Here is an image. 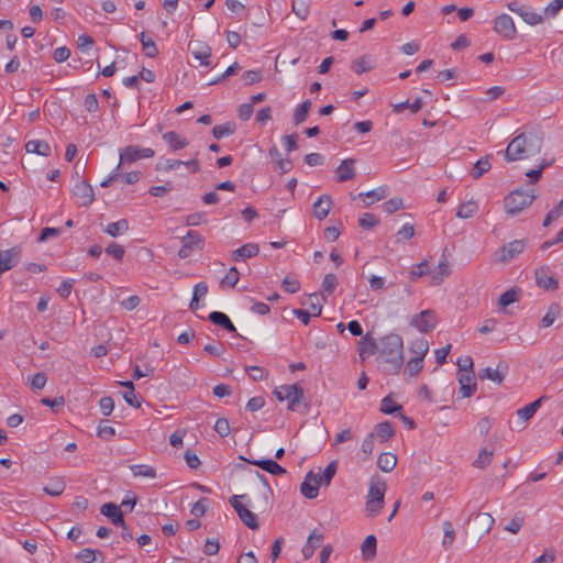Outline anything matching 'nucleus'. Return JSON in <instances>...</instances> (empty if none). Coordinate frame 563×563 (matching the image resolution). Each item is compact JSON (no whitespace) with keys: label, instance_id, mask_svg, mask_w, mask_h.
I'll return each mask as SVG.
<instances>
[{"label":"nucleus","instance_id":"864d4df0","mask_svg":"<svg viewBox=\"0 0 563 563\" xmlns=\"http://www.w3.org/2000/svg\"><path fill=\"white\" fill-rule=\"evenodd\" d=\"M65 489V483L62 479H54L47 486H44L43 490L45 494L57 497L63 494Z\"/></svg>","mask_w":563,"mask_h":563},{"label":"nucleus","instance_id":"69168bd1","mask_svg":"<svg viewBox=\"0 0 563 563\" xmlns=\"http://www.w3.org/2000/svg\"><path fill=\"white\" fill-rule=\"evenodd\" d=\"M205 222H207V217H206V213H203V212H195V213L188 214L185 218V223H186V225H189V227H196V225L202 224Z\"/></svg>","mask_w":563,"mask_h":563},{"label":"nucleus","instance_id":"e2e57ef3","mask_svg":"<svg viewBox=\"0 0 563 563\" xmlns=\"http://www.w3.org/2000/svg\"><path fill=\"white\" fill-rule=\"evenodd\" d=\"M336 472V463L334 461L330 462L327 467L320 473L321 483L323 482L325 485H329L335 475Z\"/></svg>","mask_w":563,"mask_h":563},{"label":"nucleus","instance_id":"dca6fc26","mask_svg":"<svg viewBox=\"0 0 563 563\" xmlns=\"http://www.w3.org/2000/svg\"><path fill=\"white\" fill-rule=\"evenodd\" d=\"M19 247L0 251V275L13 268L20 261Z\"/></svg>","mask_w":563,"mask_h":563},{"label":"nucleus","instance_id":"a18cd8bd","mask_svg":"<svg viewBox=\"0 0 563 563\" xmlns=\"http://www.w3.org/2000/svg\"><path fill=\"white\" fill-rule=\"evenodd\" d=\"M519 16L529 25H537V24L542 23V21H543V16L540 13H538L533 10H530L527 7H523Z\"/></svg>","mask_w":563,"mask_h":563},{"label":"nucleus","instance_id":"ea45409f","mask_svg":"<svg viewBox=\"0 0 563 563\" xmlns=\"http://www.w3.org/2000/svg\"><path fill=\"white\" fill-rule=\"evenodd\" d=\"M208 294V285L203 282L198 283L194 287L192 299L190 301V309L197 310L199 307V299Z\"/></svg>","mask_w":563,"mask_h":563},{"label":"nucleus","instance_id":"e433bc0d","mask_svg":"<svg viewBox=\"0 0 563 563\" xmlns=\"http://www.w3.org/2000/svg\"><path fill=\"white\" fill-rule=\"evenodd\" d=\"M478 211V205L474 200L466 201L462 203L457 211L456 217L460 219H470L474 217Z\"/></svg>","mask_w":563,"mask_h":563},{"label":"nucleus","instance_id":"9d476101","mask_svg":"<svg viewBox=\"0 0 563 563\" xmlns=\"http://www.w3.org/2000/svg\"><path fill=\"white\" fill-rule=\"evenodd\" d=\"M181 247L178 251L180 258H187L191 255L194 250L201 251L205 246L203 236L197 231L190 230L185 236L181 238Z\"/></svg>","mask_w":563,"mask_h":563},{"label":"nucleus","instance_id":"c85d7f7f","mask_svg":"<svg viewBox=\"0 0 563 563\" xmlns=\"http://www.w3.org/2000/svg\"><path fill=\"white\" fill-rule=\"evenodd\" d=\"M397 464V456L391 452L380 453L377 459V466L385 473L391 472Z\"/></svg>","mask_w":563,"mask_h":563},{"label":"nucleus","instance_id":"0e129e2a","mask_svg":"<svg viewBox=\"0 0 563 563\" xmlns=\"http://www.w3.org/2000/svg\"><path fill=\"white\" fill-rule=\"evenodd\" d=\"M115 434L112 426L107 424L104 421L100 422L97 430V435L103 440H110Z\"/></svg>","mask_w":563,"mask_h":563},{"label":"nucleus","instance_id":"f3484780","mask_svg":"<svg viewBox=\"0 0 563 563\" xmlns=\"http://www.w3.org/2000/svg\"><path fill=\"white\" fill-rule=\"evenodd\" d=\"M507 373V365L499 363L496 368L486 367L478 373L479 379H489L494 383L501 384Z\"/></svg>","mask_w":563,"mask_h":563},{"label":"nucleus","instance_id":"3c124183","mask_svg":"<svg viewBox=\"0 0 563 563\" xmlns=\"http://www.w3.org/2000/svg\"><path fill=\"white\" fill-rule=\"evenodd\" d=\"M493 451L490 450H487V449H483L477 457L474 460L473 462V466L476 467V468H485L486 466H488L492 462V459H493Z\"/></svg>","mask_w":563,"mask_h":563},{"label":"nucleus","instance_id":"bf43d9fd","mask_svg":"<svg viewBox=\"0 0 563 563\" xmlns=\"http://www.w3.org/2000/svg\"><path fill=\"white\" fill-rule=\"evenodd\" d=\"M240 279V274L235 267H231L227 275L221 279V286L234 287Z\"/></svg>","mask_w":563,"mask_h":563},{"label":"nucleus","instance_id":"a19ab883","mask_svg":"<svg viewBox=\"0 0 563 563\" xmlns=\"http://www.w3.org/2000/svg\"><path fill=\"white\" fill-rule=\"evenodd\" d=\"M235 132V123L227 122L223 124L214 125L212 129V135L217 139H223L232 135Z\"/></svg>","mask_w":563,"mask_h":563},{"label":"nucleus","instance_id":"2eb2a0df","mask_svg":"<svg viewBox=\"0 0 563 563\" xmlns=\"http://www.w3.org/2000/svg\"><path fill=\"white\" fill-rule=\"evenodd\" d=\"M74 196L80 206L87 207L95 200L92 187L85 180L78 181L74 187Z\"/></svg>","mask_w":563,"mask_h":563},{"label":"nucleus","instance_id":"774afa93","mask_svg":"<svg viewBox=\"0 0 563 563\" xmlns=\"http://www.w3.org/2000/svg\"><path fill=\"white\" fill-rule=\"evenodd\" d=\"M378 223V219L376 218L375 214L373 213H364L360 219H358V224L360 227H362L363 229H372L374 228L375 225H377Z\"/></svg>","mask_w":563,"mask_h":563},{"label":"nucleus","instance_id":"f8f14e48","mask_svg":"<svg viewBox=\"0 0 563 563\" xmlns=\"http://www.w3.org/2000/svg\"><path fill=\"white\" fill-rule=\"evenodd\" d=\"M321 485L320 473L310 471L300 485V493L308 499H313L318 496L319 487Z\"/></svg>","mask_w":563,"mask_h":563},{"label":"nucleus","instance_id":"6ab92c4d","mask_svg":"<svg viewBox=\"0 0 563 563\" xmlns=\"http://www.w3.org/2000/svg\"><path fill=\"white\" fill-rule=\"evenodd\" d=\"M323 542V533L319 530L314 529L311 534L308 537L306 544L302 548V556L305 560L310 559L314 551L321 547Z\"/></svg>","mask_w":563,"mask_h":563},{"label":"nucleus","instance_id":"bb28decb","mask_svg":"<svg viewBox=\"0 0 563 563\" xmlns=\"http://www.w3.org/2000/svg\"><path fill=\"white\" fill-rule=\"evenodd\" d=\"M260 252V247L257 244L254 243H247L239 247L232 253V260L234 262H238L240 260H246L251 258L255 255H257Z\"/></svg>","mask_w":563,"mask_h":563},{"label":"nucleus","instance_id":"aec40b11","mask_svg":"<svg viewBox=\"0 0 563 563\" xmlns=\"http://www.w3.org/2000/svg\"><path fill=\"white\" fill-rule=\"evenodd\" d=\"M451 275V267L448 260L442 256L434 271L431 272V280L434 286H439Z\"/></svg>","mask_w":563,"mask_h":563},{"label":"nucleus","instance_id":"5fc2aeb1","mask_svg":"<svg viewBox=\"0 0 563 563\" xmlns=\"http://www.w3.org/2000/svg\"><path fill=\"white\" fill-rule=\"evenodd\" d=\"M185 164L184 161L170 159V158H162L156 164V169L161 172H169L173 169H177L179 166Z\"/></svg>","mask_w":563,"mask_h":563},{"label":"nucleus","instance_id":"6e6552de","mask_svg":"<svg viewBox=\"0 0 563 563\" xmlns=\"http://www.w3.org/2000/svg\"><path fill=\"white\" fill-rule=\"evenodd\" d=\"M438 316L435 311L427 309L412 316L410 319V325L417 329L419 332L428 333L431 332L438 324Z\"/></svg>","mask_w":563,"mask_h":563},{"label":"nucleus","instance_id":"c756f323","mask_svg":"<svg viewBox=\"0 0 563 563\" xmlns=\"http://www.w3.org/2000/svg\"><path fill=\"white\" fill-rule=\"evenodd\" d=\"M129 221L126 219H120L115 222L109 223L106 227L104 232L112 238H117L125 234L129 231Z\"/></svg>","mask_w":563,"mask_h":563},{"label":"nucleus","instance_id":"de8ad7c7","mask_svg":"<svg viewBox=\"0 0 563 563\" xmlns=\"http://www.w3.org/2000/svg\"><path fill=\"white\" fill-rule=\"evenodd\" d=\"M305 305L308 306L307 310L310 311V313H312L313 317H318L321 314L322 300L320 299V297L318 295H316V294L309 295Z\"/></svg>","mask_w":563,"mask_h":563},{"label":"nucleus","instance_id":"cd10ccee","mask_svg":"<svg viewBox=\"0 0 563 563\" xmlns=\"http://www.w3.org/2000/svg\"><path fill=\"white\" fill-rule=\"evenodd\" d=\"M82 563H104V556L101 551L93 549H82L76 555Z\"/></svg>","mask_w":563,"mask_h":563},{"label":"nucleus","instance_id":"37998d69","mask_svg":"<svg viewBox=\"0 0 563 563\" xmlns=\"http://www.w3.org/2000/svg\"><path fill=\"white\" fill-rule=\"evenodd\" d=\"M130 470L135 477H147V478H155L156 477V471L151 465L145 464H137L130 466Z\"/></svg>","mask_w":563,"mask_h":563},{"label":"nucleus","instance_id":"09e8293b","mask_svg":"<svg viewBox=\"0 0 563 563\" xmlns=\"http://www.w3.org/2000/svg\"><path fill=\"white\" fill-rule=\"evenodd\" d=\"M520 290L516 288H511L504 294L500 295L498 299V303L501 307H508L509 305L519 300Z\"/></svg>","mask_w":563,"mask_h":563},{"label":"nucleus","instance_id":"5701e85b","mask_svg":"<svg viewBox=\"0 0 563 563\" xmlns=\"http://www.w3.org/2000/svg\"><path fill=\"white\" fill-rule=\"evenodd\" d=\"M354 164L355 161L352 158L342 161L340 166L336 168L338 181L343 183L355 177Z\"/></svg>","mask_w":563,"mask_h":563},{"label":"nucleus","instance_id":"052dcab7","mask_svg":"<svg viewBox=\"0 0 563 563\" xmlns=\"http://www.w3.org/2000/svg\"><path fill=\"white\" fill-rule=\"evenodd\" d=\"M563 216V199L559 202V205L553 208L549 213L545 216V219L543 221V225L548 227L551 222L555 221L560 217Z\"/></svg>","mask_w":563,"mask_h":563},{"label":"nucleus","instance_id":"0eeeda50","mask_svg":"<svg viewBox=\"0 0 563 563\" xmlns=\"http://www.w3.org/2000/svg\"><path fill=\"white\" fill-rule=\"evenodd\" d=\"M245 495L238 496L234 495L230 498V505L236 511L241 521L251 530H257L260 525L257 521V516L251 511L245 505L241 503V498H244Z\"/></svg>","mask_w":563,"mask_h":563},{"label":"nucleus","instance_id":"72a5a7b5","mask_svg":"<svg viewBox=\"0 0 563 563\" xmlns=\"http://www.w3.org/2000/svg\"><path fill=\"white\" fill-rule=\"evenodd\" d=\"M377 540L376 537L369 534L365 538L361 545V552L364 560H372L376 556Z\"/></svg>","mask_w":563,"mask_h":563},{"label":"nucleus","instance_id":"4be33fe9","mask_svg":"<svg viewBox=\"0 0 563 563\" xmlns=\"http://www.w3.org/2000/svg\"><path fill=\"white\" fill-rule=\"evenodd\" d=\"M371 434H373L378 442L384 443L394 437L395 430L390 422L384 421L376 424Z\"/></svg>","mask_w":563,"mask_h":563},{"label":"nucleus","instance_id":"423d86ee","mask_svg":"<svg viewBox=\"0 0 563 563\" xmlns=\"http://www.w3.org/2000/svg\"><path fill=\"white\" fill-rule=\"evenodd\" d=\"M155 154L154 150L151 147H140L136 145H129L119 150V164L117 166V170L120 169L122 165L132 164L136 161L143 158H151Z\"/></svg>","mask_w":563,"mask_h":563},{"label":"nucleus","instance_id":"338daca9","mask_svg":"<svg viewBox=\"0 0 563 563\" xmlns=\"http://www.w3.org/2000/svg\"><path fill=\"white\" fill-rule=\"evenodd\" d=\"M404 207L402 199L400 198H391L384 202L383 209L386 213H394L400 210Z\"/></svg>","mask_w":563,"mask_h":563},{"label":"nucleus","instance_id":"4468645a","mask_svg":"<svg viewBox=\"0 0 563 563\" xmlns=\"http://www.w3.org/2000/svg\"><path fill=\"white\" fill-rule=\"evenodd\" d=\"M457 380L460 384V393L463 398L471 397L475 394L477 386L473 372H457Z\"/></svg>","mask_w":563,"mask_h":563},{"label":"nucleus","instance_id":"b1692460","mask_svg":"<svg viewBox=\"0 0 563 563\" xmlns=\"http://www.w3.org/2000/svg\"><path fill=\"white\" fill-rule=\"evenodd\" d=\"M379 342L377 343L373 338L366 335L360 342L358 354L362 360H366L367 357L378 354Z\"/></svg>","mask_w":563,"mask_h":563},{"label":"nucleus","instance_id":"39448f33","mask_svg":"<svg viewBox=\"0 0 563 563\" xmlns=\"http://www.w3.org/2000/svg\"><path fill=\"white\" fill-rule=\"evenodd\" d=\"M386 489L385 481L380 478H373L371 481L365 504L367 516L376 517L382 511Z\"/></svg>","mask_w":563,"mask_h":563},{"label":"nucleus","instance_id":"c9c22d12","mask_svg":"<svg viewBox=\"0 0 563 563\" xmlns=\"http://www.w3.org/2000/svg\"><path fill=\"white\" fill-rule=\"evenodd\" d=\"M423 368V360L410 357L405 364L404 376L415 378Z\"/></svg>","mask_w":563,"mask_h":563},{"label":"nucleus","instance_id":"603ef678","mask_svg":"<svg viewBox=\"0 0 563 563\" xmlns=\"http://www.w3.org/2000/svg\"><path fill=\"white\" fill-rule=\"evenodd\" d=\"M399 410H401V406L398 405L390 395L383 398L382 404H380L382 412H384L386 415H393Z\"/></svg>","mask_w":563,"mask_h":563},{"label":"nucleus","instance_id":"49530a36","mask_svg":"<svg viewBox=\"0 0 563 563\" xmlns=\"http://www.w3.org/2000/svg\"><path fill=\"white\" fill-rule=\"evenodd\" d=\"M310 108H311V101L310 100H306V101H303L300 106H298L295 109L292 120H294V123L296 125H298V124L302 123L303 121H306Z\"/></svg>","mask_w":563,"mask_h":563},{"label":"nucleus","instance_id":"7ed1b4c3","mask_svg":"<svg viewBox=\"0 0 563 563\" xmlns=\"http://www.w3.org/2000/svg\"><path fill=\"white\" fill-rule=\"evenodd\" d=\"M273 394L278 401H286L287 409L292 412H305L308 408L303 388L299 383L277 386Z\"/></svg>","mask_w":563,"mask_h":563},{"label":"nucleus","instance_id":"473e14b6","mask_svg":"<svg viewBox=\"0 0 563 563\" xmlns=\"http://www.w3.org/2000/svg\"><path fill=\"white\" fill-rule=\"evenodd\" d=\"M252 463L272 475H283L286 473V470L283 466L271 459L257 460Z\"/></svg>","mask_w":563,"mask_h":563},{"label":"nucleus","instance_id":"c03bdc74","mask_svg":"<svg viewBox=\"0 0 563 563\" xmlns=\"http://www.w3.org/2000/svg\"><path fill=\"white\" fill-rule=\"evenodd\" d=\"M140 41L142 44V48L147 57H155L158 54V48L155 44V42L147 37L144 32L140 34Z\"/></svg>","mask_w":563,"mask_h":563},{"label":"nucleus","instance_id":"58836bf2","mask_svg":"<svg viewBox=\"0 0 563 563\" xmlns=\"http://www.w3.org/2000/svg\"><path fill=\"white\" fill-rule=\"evenodd\" d=\"M442 528H443L442 547L446 550V549L451 548V545L455 541V530L453 528L452 522L449 520L443 521Z\"/></svg>","mask_w":563,"mask_h":563},{"label":"nucleus","instance_id":"f257e3e1","mask_svg":"<svg viewBox=\"0 0 563 563\" xmlns=\"http://www.w3.org/2000/svg\"><path fill=\"white\" fill-rule=\"evenodd\" d=\"M542 145L543 137L540 133L521 132L509 142L504 156L507 162L531 159L540 156Z\"/></svg>","mask_w":563,"mask_h":563},{"label":"nucleus","instance_id":"6e6d98bb","mask_svg":"<svg viewBox=\"0 0 563 563\" xmlns=\"http://www.w3.org/2000/svg\"><path fill=\"white\" fill-rule=\"evenodd\" d=\"M373 68L372 62L366 57L357 58L352 64V69L357 74L361 75L363 73H366Z\"/></svg>","mask_w":563,"mask_h":563},{"label":"nucleus","instance_id":"a878e982","mask_svg":"<svg viewBox=\"0 0 563 563\" xmlns=\"http://www.w3.org/2000/svg\"><path fill=\"white\" fill-rule=\"evenodd\" d=\"M163 140L167 143L172 151H178L185 148L189 142L186 137L180 136L174 131H168L163 134Z\"/></svg>","mask_w":563,"mask_h":563},{"label":"nucleus","instance_id":"393cba45","mask_svg":"<svg viewBox=\"0 0 563 563\" xmlns=\"http://www.w3.org/2000/svg\"><path fill=\"white\" fill-rule=\"evenodd\" d=\"M332 206L331 198L329 196H320L319 199L313 203V214L317 219L323 220L328 217Z\"/></svg>","mask_w":563,"mask_h":563},{"label":"nucleus","instance_id":"2f4dec72","mask_svg":"<svg viewBox=\"0 0 563 563\" xmlns=\"http://www.w3.org/2000/svg\"><path fill=\"white\" fill-rule=\"evenodd\" d=\"M542 400H543V397H540L537 400L532 401L531 404L518 409L517 410L518 418L523 423L526 421L530 420L536 415L537 410L540 408Z\"/></svg>","mask_w":563,"mask_h":563},{"label":"nucleus","instance_id":"412c9836","mask_svg":"<svg viewBox=\"0 0 563 563\" xmlns=\"http://www.w3.org/2000/svg\"><path fill=\"white\" fill-rule=\"evenodd\" d=\"M536 283L540 288L545 290H556L559 287L558 279L549 275L545 268H539L536 271Z\"/></svg>","mask_w":563,"mask_h":563},{"label":"nucleus","instance_id":"a211bd4d","mask_svg":"<svg viewBox=\"0 0 563 563\" xmlns=\"http://www.w3.org/2000/svg\"><path fill=\"white\" fill-rule=\"evenodd\" d=\"M408 352L411 357L423 360L429 352V342L423 336H417L408 343Z\"/></svg>","mask_w":563,"mask_h":563},{"label":"nucleus","instance_id":"79ce46f5","mask_svg":"<svg viewBox=\"0 0 563 563\" xmlns=\"http://www.w3.org/2000/svg\"><path fill=\"white\" fill-rule=\"evenodd\" d=\"M375 442L376 439L373 434H371V432L363 439L361 444V454L363 461H367L372 456L375 449Z\"/></svg>","mask_w":563,"mask_h":563},{"label":"nucleus","instance_id":"ddd939ff","mask_svg":"<svg viewBox=\"0 0 563 563\" xmlns=\"http://www.w3.org/2000/svg\"><path fill=\"white\" fill-rule=\"evenodd\" d=\"M526 243L523 240H515L505 244L498 252V261L507 263L523 252Z\"/></svg>","mask_w":563,"mask_h":563},{"label":"nucleus","instance_id":"f704fd0d","mask_svg":"<svg viewBox=\"0 0 563 563\" xmlns=\"http://www.w3.org/2000/svg\"><path fill=\"white\" fill-rule=\"evenodd\" d=\"M209 320L217 324V325H221L223 327L225 330H228L229 332H235L236 329L234 327V324L232 323V321L229 319V317L223 313V312H220V311H213L209 314Z\"/></svg>","mask_w":563,"mask_h":563},{"label":"nucleus","instance_id":"8fccbe9b","mask_svg":"<svg viewBox=\"0 0 563 563\" xmlns=\"http://www.w3.org/2000/svg\"><path fill=\"white\" fill-rule=\"evenodd\" d=\"M361 197H365L369 199V201H365V203L372 205L375 201L383 200L387 196V188L386 187H378L376 189L369 190L367 192L360 194Z\"/></svg>","mask_w":563,"mask_h":563},{"label":"nucleus","instance_id":"680f3d73","mask_svg":"<svg viewBox=\"0 0 563 563\" xmlns=\"http://www.w3.org/2000/svg\"><path fill=\"white\" fill-rule=\"evenodd\" d=\"M338 285V278L334 274H327L322 280V289L328 295H331Z\"/></svg>","mask_w":563,"mask_h":563},{"label":"nucleus","instance_id":"7c9ffc66","mask_svg":"<svg viewBox=\"0 0 563 563\" xmlns=\"http://www.w3.org/2000/svg\"><path fill=\"white\" fill-rule=\"evenodd\" d=\"M25 150L27 153H34L42 156L51 155V146L47 142L42 140H31L25 144Z\"/></svg>","mask_w":563,"mask_h":563},{"label":"nucleus","instance_id":"4c0bfd02","mask_svg":"<svg viewBox=\"0 0 563 563\" xmlns=\"http://www.w3.org/2000/svg\"><path fill=\"white\" fill-rule=\"evenodd\" d=\"M561 308L558 303H551L541 320L542 328L551 327L560 316Z\"/></svg>","mask_w":563,"mask_h":563},{"label":"nucleus","instance_id":"4d7b16f0","mask_svg":"<svg viewBox=\"0 0 563 563\" xmlns=\"http://www.w3.org/2000/svg\"><path fill=\"white\" fill-rule=\"evenodd\" d=\"M489 169H490V163H489L488 158H486V157L479 158L474 165L473 177L475 179H477V178L482 177L485 173H487Z\"/></svg>","mask_w":563,"mask_h":563},{"label":"nucleus","instance_id":"9b49d317","mask_svg":"<svg viewBox=\"0 0 563 563\" xmlns=\"http://www.w3.org/2000/svg\"><path fill=\"white\" fill-rule=\"evenodd\" d=\"M191 55L199 62L200 66L211 65V47L201 41H191L188 45Z\"/></svg>","mask_w":563,"mask_h":563},{"label":"nucleus","instance_id":"f03ea898","mask_svg":"<svg viewBox=\"0 0 563 563\" xmlns=\"http://www.w3.org/2000/svg\"><path fill=\"white\" fill-rule=\"evenodd\" d=\"M404 341L400 335L390 333L379 340L378 361L386 364L388 374H399L404 366Z\"/></svg>","mask_w":563,"mask_h":563},{"label":"nucleus","instance_id":"20e7f679","mask_svg":"<svg viewBox=\"0 0 563 563\" xmlns=\"http://www.w3.org/2000/svg\"><path fill=\"white\" fill-rule=\"evenodd\" d=\"M536 197L533 189H515L504 199L505 212L515 217L529 207L534 201Z\"/></svg>","mask_w":563,"mask_h":563},{"label":"nucleus","instance_id":"1a4fd4ad","mask_svg":"<svg viewBox=\"0 0 563 563\" xmlns=\"http://www.w3.org/2000/svg\"><path fill=\"white\" fill-rule=\"evenodd\" d=\"M493 30L507 41H511L517 36L514 19L507 13L499 14L494 19Z\"/></svg>","mask_w":563,"mask_h":563},{"label":"nucleus","instance_id":"13d9d810","mask_svg":"<svg viewBox=\"0 0 563 563\" xmlns=\"http://www.w3.org/2000/svg\"><path fill=\"white\" fill-rule=\"evenodd\" d=\"M523 522L525 516L520 512H517L509 521V523L505 527V530L515 534L521 529Z\"/></svg>","mask_w":563,"mask_h":563}]
</instances>
